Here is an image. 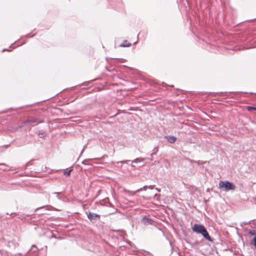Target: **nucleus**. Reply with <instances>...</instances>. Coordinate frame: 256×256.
<instances>
[{
    "label": "nucleus",
    "instance_id": "f257e3e1",
    "mask_svg": "<svg viewBox=\"0 0 256 256\" xmlns=\"http://www.w3.org/2000/svg\"><path fill=\"white\" fill-rule=\"evenodd\" d=\"M192 230L196 234H201L208 241L213 242L214 240L210 236L206 229L203 225L196 224L192 226Z\"/></svg>",
    "mask_w": 256,
    "mask_h": 256
},
{
    "label": "nucleus",
    "instance_id": "f03ea898",
    "mask_svg": "<svg viewBox=\"0 0 256 256\" xmlns=\"http://www.w3.org/2000/svg\"><path fill=\"white\" fill-rule=\"evenodd\" d=\"M218 184L220 188L226 192L234 190L236 188L234 184L228 181H220Z\"/></svg>",
    "mask_w": 256,
    "mask_h": 256
},
{
    "label": "nucleus",
    "instance_id": "7ed1b4c3",
    "mask_svg": "<svg viewBox=\"0 0 256 256\" xmlns=\"http://www.w3.org/2000/svg\"><path fill=\"white\" fill-rule=\"evenodd\" d=\"M86 214L88 216V220L92 222H95L96 221L100 218V215L90 212H86Z\"/></svg>",
    "mask_w": 256,
    "mask_h": 256
},
{
    "label": "nucleus",
    "instance_id": "20e7f679",
    "mask_svg": "<svg viewBox=\"0 0 256 256\" xmlns=\"http://www.w3.org/2000/svg\"><path fill=\"white\" fill-rule=\"evenodd\" d=\"M36 122L37 124H40L43 122L42 120H38L36 118H34L32 120H26L24 122V124L26 125L28 124L32 126V124Z\"/></svg>",
    "mask_w": 256,
    "mask_h": 256
},
{
    "label": "nucleus",
    "instance_id": "39448f33",
    "mask_svg": "<svg viewBox=\"0 0 256 256\" xmlns=\"http://www.w3.org/2000/svg\"><path fill=\"white\" fill-rule=\"evenodd\" d=\"M148 188L152 190L154 188V186H152V185H150L149 186H143L142 188L138 189L134 191V192H130V194H134L136 192L142 191V190H146Z\"/></svg>",
    "mask_w": 256,
    "mask_h": 256
},
{
    "label": "nucleus",
    "instance_id": "423d86ee",
    "mask_svg": "<svg viewBox=\"0 0 256 256\" xmlns=\"http://www.w3.org/2000/svg\"><path fill=\"white\" fill-rule=\"evenodd\" d=\"M142 222L144 224H153L154 221L152 218H147L146 216H144L143 218Z\"/></svg>",
    "mask_w": 256,
    "mask_h": 256
},
{
    "label": "nucleus",
    "instance_id": "0eeeda50",
    "mask_svg": "<svg viewBox=\"0 0 256 256\" xmlns=\"http://www.w3.org/2000/svg\"><path fill=\"white\" fill-rule=\"evenodd\" d=\"M165 138L170 144L174 143L176 140V138L172 136H166Z\"/></svg>",
    "mask_w": 256,
    "mask_h": 256
},
{
    "label": "nucleus",
    "instance_id": "6e6552de",
    "mask_svg": "<svg viewBox=\"0 0 256 256\" xmlns=\"http://www.w3.org/2000/svg\"><path fill=\"white\" fill-rule=\"evenodd\" d=\"M132 46V44L131 43H130V42H128V40H125L122 43L120 44V46L121 47H130Z\"/></svg>",
    "mask_w": 256,
    "mask_h": 256
},
{
    "label": "nucleus",
    "instance_id": "1a4fd4ad",
    "mask_svg": "<svg viewBox=\"0 0 256 256\" xmlns=\"http://www.w3.org/2000/svg\"><path fill=\"white\" fill-rule=\"evenodd\" d=\"M145 158H136L134 160H132V163L142 162L144 161Z\"/></svg>",
    "mask_w": 256,
    "mask_h": 256
},
{
    "label": "nucleus",
    "instance_id": "9d476101",
    "mask_svg": "<svg viewBox=\"0 0 256 256\" xmlns=\"http://www.w3.org/2000/svg\"><path fill=\"white\" fill-rule=\"evenodd\" d=\"M156 193H152V195L151 196H143L144 198L146 200H151L153 198H154L156 197Z\"/></svg>",
    "mask_w": 256,
    "mask_h": 256
},
{
    "label": "nucleus",
    "instance_id": "9b49d317",
    "mask_svg": "<svg viewBox=\"0 0 256 256\" xmlns=\"http://www.w3.org/2000/svg\"><path fill=\"white\" fill-rule=\"evenodd\" d=\"M48 208H52V206H42L40 208H38L36 210H36H48Z\"/></svg>",
    "mask_w": 256,
    "mask_h": 256
},
{
    "label": "nucleus",
    "instance_id": "f8f14e48",
    "mask_svg": "<svg viewBox=\"0 0 256 256\" xmlns=\"http://www.w3.org/2000/svg\"><path fill=\"white\" fill-rule=\"evenodd\" d=\"M251 244H254L255 248H256V236H254L253 240L251 242Z\"/></svg>",
    "mask_w": 256,
    "mask_h": 256
},
{
    "label": "nucleus",
    "instance_id": "ddd939ff",
    "mask_svg": "<svg viewBox=\"0 0 256 256\" xmlns=\"http://www.w3.org/2000/svg\"><path fill=\"white\" fill-rule=\"evenodd\" d=\"M30 250L31 251H32L34 252H36L38 250V248H36V246H35V245H33L32 248H31V249Z\"/></svg>",
    "mask_w": 256,
    "mask_h": 256
},
{
    "label": "nucleus",
    "instance_id": "4468645a",
    "mask_svg": "<svg viewBox=\"0 0 256 256\" xmlns=\"http://www.w3.org/2000/svg\"><path fill=\"white\" fill-rule=\"evenodd\" d=\"M248 234H250V235H252V236H256V232L254 230H250L248 232Z\"/></svg>",
    "mask_w": 256,
    "mask_h": 256
},
{
    "label": "nucleus",
    "instance_id": "2eb2a0df",
    "mask_svg": "<svg viewBox=\"0 0 256 256\" xmlns=\"http://www.w3.org/2000/svg\"><path fill=\"white\" fill-rule=\"evenodd\" d=\"M190 161L191 162H194L196 163L197 164H198V165L200 164H204L206 163V162H200V160L194 161L193 160H190Z\"/></svg>",
    "mask_w": 256,
    "mask_h": 256
},
{
    "label": "nucleus",
    "instance_id": "dca6fc26",
    "mask_svg": "<svg viewBox=\"0 0 256 256\" xmlns=\"http://www.w3.org/2000/svg\"><path fill=\"white\" fill-rule=\"evenodd\" d=\"M248 111H251L252 110H256V108L254 107V106H249L248 107Z\"/></svg>",
    "mask_w": 256,
    "mask_h": 256
},
{
    "label": "nucleus",
    "instance_id": "f3484780",
    "mask_svg": "<svg viewBox=\"0 0 256 256\" xmlns=\"http://www.w3.org/2000/svg\"><path fill=\"white\" fill-rule=\"evenodd\" d=\"M90 84V82H83L82 84V86H87L89 85Z\"/></svg>",
    "mask_w": 256,
    "mask_h": 256
},
{
    "label": "nucleus",
    "instance_id": "a211bd4d",
    "mask_svg": "<svg viewBox=\"0 0 256 256\" xmlns=\"http://www.w3.org/2000/svg\"><path fill=\"white\" fill-rule=\"evenodd\" d=\"M71 172H72V170H70L68 172H64V174L66 176H69L70 175Z\"/></svg>",
    "mask_w": 256,
    "mask_h": 256
},
{
    "label": "nucleus",
    "instance_id": "6ab92c4d",
    "mask_svg": "<svg viewBox=\"0 0 256 256\" xmlns=\"http://www.w3.org/2000/svg\"><path fill=\"white\" fill-rule=\"evenodd\" d=\"M34 36V34H33V35H30V34H26L25 36L26 38H31V37H32Z\"/></svg>",
    "mask_w": 256,
    "mask_h": 256
},
{
    "label": "nucleus",
    "instance_id": "aec40b11",
    "mask_svg": "<svg viewBox=\"0 0 256 256\" xmlns=\"http://www.w3.org/2000/svg\"><path fill=\"white\" fill-rule=\"evenodd\" d=\"M88 161V160H84L82 161V163L84 164H86V162Z\"/></svg>",
    "mask_w": 256,
    "mask_h": 256
},
{
    "label": "nucleus",
    "instance_id": "412c9836",
    "mask_svg": "<svg viewBox=\"0 0 256 256\" xmlns=\"http://www.w3.org/2000/svg\"><path fill=\"white\" fill-rule=\"evenodd\" d=\"M128 160H124V161H121L120 162H124V163H126Z\"/></svg>",
    "mask_w": 256,
    "mask_h": 256
},
{
    "label": "nucleus",
    "instance_id": "4be33fe9",
    "mask_svg": "<svg viewBox=\"0 0 256 256\" xmlns=\"http://www.w3.org/2000/svg\"><path fill=\"white\" fill-rule=\"evenodd\" d=\"M54 194H56L57 195V196H58L60 193L59 192H54Z\"/></svg>",
    "mask_w": 256,
    "mask_h": 256
},
{
    "label": "nucleus",
    "instance_id": "5701e85b",
    "mask_svg": "<svg viewBox=\"0 0 256 256\" xmlns=\"http://www.w3.org/2000/svg\"><path fill=\"white\" fill-rule=\"evenodd\" d=\"M24 216V214H22V216H20V218H24L25 217Z\"/></svg>",
    "mask_w": 256,
    "mask_h": 256
},
{
    "label": "nucleus",
    "instance_id": "b1692460",
    "mask_svg": "<svg viewBox=\"0 0 256 256\" xmlns=\"http://www.w3.org/2000/svg\"><path fill=\"white\" fill-rule=\"evenodd\" d=\"M5 50H6V49H4V50H2V52H4Z\"/></svg>",
    "mask_w": 256,
    "mask_h": 256
},
{
    "label": "nucleus",
    "instance_id": "393cba45",
    "mask_svg": "<svg viewBox=\"0 0 256 256\" xmlns=\"http://www.w3.org/2000/svg\"><path fill=\"white\" fill-rule=\"evenodd\" d=\"M9 48H14L12 47V46H10Z\"/></svg>",
    "mask_w": 256,
    "mask_h": 256
},
{
    "label": "nucleus",
    "instance_id": "a878e982",
    "mask_svg": "<svg viewBox=\"0 0 256 256\" xmlns=\"http://www.w3.org/2000/svg\"><path fill=\"white\" fill-rule=\"evenodd\" d=\"M250 94H254V93L252 92H250ZM254 94H256V93H254Z\"/></svg>",
    "mask_w": 256,
    "mask_h": 256
},
{
    "label": "nucleus",
    "instance_id": "bb28decb",
    "mask_svg": "<svg viewBox=\"0 0 256 256\" xmlns=\"http://www.w3.org/2000/svg\"><path fill=\"white\" fill-rule=\"evenodd\" d=\"M156 190L158 192H160V190L158 188H156Z\"/></svg>",
    "mask_w": 256,
    "mask_h": 256
},
{
    "label": "nucleus",
    "instance_id": "cd10ccee",
    "mask_svg": "<svg viewBox=\"0 0 256 256\" xmlns=\"http://www.w3.org/2000/svg\"><path fill=\"white\" fill-rule=\"evenodd\" d=\"M30 215H31V214H27V215H26V216H30Z\"/></svg>",
    "mask_w": 256,
    "mask_h": 256
},
{
    "label": "nucleus",
    "instance_id": "c85d7f7f",
    "mask_svg": "<svg viewBox=\"0 0 256 256\" xmlns=\"http://www.w3.org/2000/svg\"><path fill=\"white\" fill-rule=\"evenodd\" d=\"M232 92H228V93H232ZM227 92H226V94H227Z\"/></svg>",
    "mask_w": 256,
    "mask_h": 256
},
{
    "label": "nucleus",
    "instance_id": "c756f323",
    "mask_svg": "<svg viewBox=\"0 0 256 256\" xmlns=\"http://www.w3.org/2000/svg\"><path fill=\"white\" fill-rule=\"evenodd\" d=\"M85 146L83 148V149H82V152H83L84 148Z\"/></svg>",
    "mask_w": 256,
    "mask_h": 256
}]
</instances>
